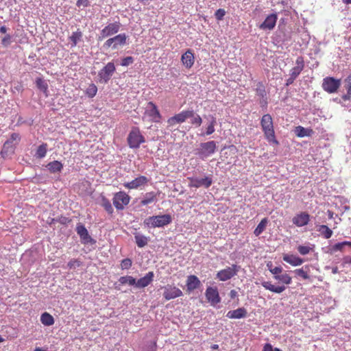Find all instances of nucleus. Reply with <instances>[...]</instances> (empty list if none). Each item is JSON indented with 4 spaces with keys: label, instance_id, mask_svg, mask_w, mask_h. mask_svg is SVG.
Segmentation results:
<instances>
[{
    "label": "nucleus",
    "instance_id": "f257e3e1",
    "mask_svg": "<svg viewBox=\"0 0 351 351\" xmlns=\"http://www.w3.org/2000/svg\"><path fill=\"white\" fill-rule=\"evenodd\" d=\"M261 126L265 139L271 144L278 145L279 142L276 137L273 119L269 114L263 115Z\"/></svg>",
    "mask_w": 351,
    "mask_h": 351
},
{
    "label": "nucleus",
    "instance_id": "f03ea898",
    "mask_svg": "<svg viewBox=\"0 0 351 351\" xmlns=\"http://www.w3.org/2000/svg\"><path fill=\"white\" fill-rule=\"evenodd\" d=\"M172 221L170 215L165 214L146 218L143 223L149 228H160L169 224Z\"/></svg>",
    "mask_w": 351,
    "mask_h": 351
},
{
    "label": "nucleus",
    "instance_id": "7ed1b4c3",
    "mask_svg": "<svg viewBox=\"0 0 351 351\" xmlns=\"http://www.w3.org/2000/svg\"><path fill=\"white\" fill-rule=\"evenodd\" d=\"M217 151V143L210 141L205 143H201L199 147L195 149V154L202 160H205L214 154Z\"/></svg>",
    "mask_w": 351,
    "mask_h": 351
},
{
    "label": "nucleus",
    "instance_id": "20e7f679",
    "mask_svg": "<svg viewBox=\"0 0 351 351\" xmlns=\"http://www.w3.org/2000/svg\"><path fill=\"white\" fill-rule=\"evenodd\" d=\"M129 147L132 149H138L145 142V138L138 127H132L127 138Z\"/></svg>",
    "mask_w": 351,
    "mask_h": 351
},
{
    "label": "nucleus",
    "instance_id": "39448f33",
    "mask_svg": "<svg viewBox=\"0 0 351 351\" xmlns=\"http://www.w3.org/2000/svg\"><path fill=\"white\" fill-rule=\"evenodd\" d=\"M128 36L125 34H119L106 40L104 47L106 49H117L126 44Z\"/></svg>",
    "mask_w": 351,
    "mask_h": 351
},
{
    "label": "nucleus",
    "instance_id": "423d86ee",
    "mask_svg": "<svg viewBox=\"0 0 351 351\" xmlns=\"http://www.w3.org/2000/svg\"><path fill=\"white\" fill-rule=\"evenodd\" d=\"M240 267L233 264L219 271L216 278L220 281H226L235 276L239 271Z\"/></svg>",
    "mask_w": 351,
    "mask_h": 351
},
{
    "label": "nucleus",
    "instance_id": "0eeeda50",
    "mask_svg": "<svg viewBox=\"0 0 351 351\" xmlns=\"http://www.w3.org/2000/svg\"><path fill=\"white\" fill-rule=\"evenodd\" d=\"M193 110H183L181 112L175 114L167 120L168 126H173L178 123H184L187 119L194 117Z\"/></svg>",
    "mask_w": 351,
    "mask_h": 351
},
{
    "label": "nucleus",
    "instance_id": "6e6552de",
    "mask_svg": "<svg viewBox=\"0 0 351 351\" xmlns=\"http://www.w3.org/2000/svg\"><path fill=\"white\" fill-rule=\"evenodd\" d=\"M130 201V197L124 191H119L114 195L112 202L117 210H123Z\"/></svg>",
    "mask_w": 351,
    "mask_h": 351
},
{
    "label": "nucleus",
    "instance_id": "1a4fd4ad",
    "mask_svg": "<svg viewBox=\"0 0 351 351\" xmlns=\"http://www.w3.org/2000/svg\"><path fill=\"white\" fill-rule=\"evenodd\" d=\"M340 86V79H335L333 77H326L323 80L322 88L328 93H336Z\"/></svg>",
    "mask_w": 351,
    "mask_h": 351
},
{
    "label": "nucleus",
    "instance_id": "9d476101",
    "mask_svg": "<svg viewBox=\"0 0 351 351\" xmlns=\"http://www.w3.org/2000/svg\"><path fill=\"white\" fill-rule=\"evenodd\" d=\"M121 27V24L119 21L108 24L101 29L99 40H101L116 34L119 32Z\"/></svg>",
    "mask_w": 351,
    "mask_h": 351
},
{
    "label": "nucleus",
    "instance_id": "9b49d317",
    "mask_svg": "<svg viewBox=\"0 0 351 351\" xmlns=\"http://www.w3.org/2000/svg\"><path fill=\"white\" fill-rule=\"evenodd\" d=\"M116 69L113 62H108L98 73L99 82L107 83L114 73Z\"/></svg>",
    "mask_w": 351,
    "mask_h": 351
},
{
    "label": "nucleus",
    "instance_id": "f8f14e48",
    "mask_svg": "<svg viewBox=\"0 0 351 351\" xmlns=\"http://www.w3.org/2000/svg\"><path fill=\"white\" fill-rule=\"evenodd\" d=\"M162 289H164L163 297L166 300L175 299L183 295L182 291L179 288L171 285H167Z\"/></svg>",
    "mask_w": 351,
    "mask_h": 351
},
{
    "label": "nucleus",
    "instance_id": "ddd939ff",
    "mask_svg": "<svg viewBox=\"0 0 351 351\" xmlns=\"http://www.w3.org/2000/svg\"><path fill=\"white\" fill-rule=\"evenodd\" d=\"M75 230L83 244L95 243V241L90 236L87 229L83 224L77 223Z\"/></svg>",
    "mask_w": 351,
    "mask_h": 351
},
{
    "label": "nucleus",
    "instance_id": "4468645a",
    "mask_svg": "<svg viewBox=\"0 0 351 351\" xmlns=\"http://www.w3.org/2000/svg\"><path fill=\"white\" fill-rule=\"evenodd\" d=\"M205 296L208 302L212 306H215L221 302V298L217 287H207L205 292Z\"/></svg>",
    "mask_w": 351,
    "mask_h": 351
},
{
    "label": "nucleus",
    "instance_id": "2eb2a0df",
    "mask_svg": "<svg viewBox=\"0 0 351 351\" xmlns=\"http://www.w3.org/2000/svg\"><path fill=\"white\" fill-rule=\"evenodd\" d=\"M145 113L150 117L152 122H160L161 118L160 113L157 106L152 101L148 102Z\"/></svg>",
    "mask_w": 351,
    "mask_h": 351
},
{
    "label": "nucleus",
    "instance_id": "dca6fc26",
    "mask_svg": "<svg viewBox=\"0 0 351 351\" xmlns=\"http://www.w3.org/2000/svg\"><path fill=\"white\" fill-rule=\"evenodd\" d=\"M188 179L190 180L189 184L190 187L199 188L204 186L208 188L213 183V180L209 176H206L203 178H189Z\"/></svg>",
    "mask_w": 351,
    "mask_h": 351
},
{
    "label": "nucleus",
    "instance_id": "f3484780",
    "mask_svg": "<svg viewBox=\"0 0 351 351\" xmlns=\"http://www.w3.org/2000/svg\"><path fill=\"white\" fill-rule=\"evenodd\" d=\"M311 216L306 212H300L296 214L292 219V222L298 227L306 226L310 221Z\"/></svg>",
    "mask_w": 351,
    "mask_h": 351
},
{
    "label": "nucleus",
    "instance_id": "a211bd4d",
    "mask_svg": "<svg viewBox=\"0 0 351 351\" xmlns=\"http://www.w3.org/2000/svg\"><path fill=\"white\" fill-rule=\"evenodd\" d=\"M149 179L144 176H140L129 182H125L123 186L128 189H136L147 184Z\"/></svg>",
    "mask_w": 351,
    "mask_h": 351
},
{
    "label": "nucleus",
    "instance_id": "6ab92c4d",
    "mask_svg": "<svg viewBox=\"0 0 351 351\" xmlns=\"http://www.w3.org/2000/svg\"><path fill=\"white\" fill-rule=\"evenodd\" d=\"M181 62L186 69H191L195 62V56L191 49H187L181 56Z\"/></svg>",
    "mask_w": 351,
    "mask_h": 351
},
{
    "label": "nucleus",
    "instance_id": "aec40b11",
    "mask_svg": "<svg viewBox=\"0 0 351 351\" xmlns=\"http://www.w3.org/2000/svg\"><path fill=\"white\" fill-rule=\"evenodd\" d=\"M276 21L277 15L276 14H271L267 16L259 27L263 30H271L274 28Z\"/></svg>",
    "mask_w": 351,
    "mask_h": 351
},
{
    "label": "nucleus",
    "instance_id": "412c9836",
    "mask_svg": "<svg viewBox=\"0 0 351 351\" xmlns=\"http://www.w3.org/2000/svg\"><path fill=\"white\" fill-rule=\"evenodd\" d=\"M296 66L290 70L289 75L297 78L304 68V60L302 56H299L295 60Z\"/></svg>",
    "mask_w": 351,
    "mask_h": 351
},
{
    "label": "nucleus",
    "instance_id": "4be33fe9",
    "mask_svg": "<svg viewBox=\"0 0 351 351\" xmlns=\"http://www.w3.org/2000/svg\"><path fill=\"white\" fill-rule=\"evenodd\" d=\"M154 277L153 271H149L146 275L136 281L134 285L137 288H145L147 287L152 281Z\"/></svg>",
    "mask_w": 351,
    "mask_h": 351
},
{
    "label": "nucleus",
    "instance_id": "5701e85b",
    "mask_svg": "<svg viewBox=\"0 0 351 351\" xmlns=\"http://www.w3.org/2000/svg\"><path fill=\"white\" fill-rule=\"evenodd\" d=\"M247 313V311L245 308H239L237 309L228 311L226 314V317L230 319H241L245 317Z\"/></svg>",
    "mask_w": 351,
    "mask_h": 351
},
{
    "label": "nucleus",
    "instance_id": "b1692460",
    "mask_svg": "<svg viewBox=\"0 0 351 351\" xmlns=\"http://www.w3.org/2000/svg\"><path fill=\"white\" fill-rule=\"evenodd\" d=\"M200 284V280L196 276L190 275L188 276L186 280V287L188 291H191L197 289Z\"/></svg>",
    "mask_w": 351,
    "mask_h": 351
},
{
    "label": "nucleus",
    "instance_id": "393cba45",
    "mask_svg": "<svg viewBox=\"0 0 351 351\" xmlns=\"http://www.w3.org/2000/svg\"><path fill=\"white\" fill-rule=\"evenodd\" d=\"M261 285L266 289L276 293H281L283 292L286 287L284 285L275 286L269 281H264L261 282Z\"/></svg>",
    "mask_w": 351,
    "mask_h": 351
},
{
    "label": "nucleus",
    "instance_id": "a878e982",
    "mask_svg": "<svg viewBox=\"0 0 351 351\" xmlns=\"http://www.w3.org/2000/svg\"><path fill=\"white\" fill-rule=\"evenodd\" d=\"M283 261L293 266H299L304 263L302 258L293 254H285L283 256Z\"/></svg>",
    "mask_w": 351,
    "mask_h": 351
},
{
    "label": "nucleus",
    "instance_id": "bb28decb",
    "mask_svg": "<svg viewBox=\"0 0 351 351\" xmlns=\"http://www.w3.org/2000/svg\"><path fill=\"white\" fill-rule=\"evenodd\" d=\"M136 243L138 247H143L148 243V238L138 232L134 233Z\"/></svg>",
    "mask_w": 351,
    "mask_h": 351
},
{
    "label": "nucleus",
    "instance_id": "cd10ccee",
    "mask_svg": "<svg viewBox=\"0 0 351 351\" xmlns=\"http://www.w3.org/2000/svg\"><path fill=\"white\" fill-rule=\"evenodd\" d=\"M40 322L44 326H50L54 324L55 320L51 314L45 312L40 315Z\"/></svg>",
    "mask_w": 351,
    "mask_h": 351
},
{
    "label": "nucleus",
    "instance_id": "c85d7f7f",
    "mask_svg": "<svg viewBox=\"0 0 351 351\" xmlns=\"http://www.w3.org/2000/svg\"><path fill=\"white\" fill-rule=\"evenodd\" d=\"M47 167L51 173H56L61 171L63 165L60 161L54 160L48 163Z\"/></svg>",
    "mask_w": 351,
    "mask_h": 351
},
{
    "label": "nucleus",
    "instance_id": "c756f323",
    "mask_svg": "<svg viewBox=\"0 0 351 351\" xmlns=\"http://www.w3.org/2000/svg\"><path fill=\"white\" fill-rule=\"evenodd\" d=\"M156 199V194L154 192L147 193L143 199L141 201V204L143 206H145L153 203Z\"/></svg>",
    "mask_w": 351,
    "mask_h": 351
},
{
    "label": "nucleus",
    "instance_id": "7c9ffc66",
    "mask_svg": "<svg viewBox=\"0 0 351 351\" xmlns=\"http://www.w3.org/2000/svg\"><path fill=\"white\" fill-rule=\"evenodd\" d=\"M294 272L297 276L301 277L304 280H307V279L310 278V276L308 275V272H309V266L308 265H305L304 267H303L300 269H297L294 271Z\"/></svg>",
    "mask_w": 351,
    "mask_h": 351
},
{
    "label": "nucleus",
    "instance_id": "2f4dec72",
    "mask_svg": "<svg viewBox=\"0 0 351 351\" xmlns=\"http://www.w3.org/2000/svg\"><path fill=\"white\" fill-rule=\"evenodd\" d=\"M267 223L268 220L267 218L263 219L255 228L254 234L256 237L259 236L265 230Z\"/></svg>",
    "mask_w": 351,
    "mask_h": 351
},
{
    "label": "nucleus",
    "instance_id": "473e14b6",
    "mask_svg": "<svg viewBox=\"0 0 351 351\" xmlns=\"http://www.w3.org/2000/svg\"><path fill=\"white\" fill-rule=\"evenodd\" d=\"M82 33L80 29L73 32L72 35L69 37L70 40L72 42L71 46L75 47L77 43L81 40Z\"/></svg>",
    "mask_w": 351,
    "mask_h": 351
},
{
    "label": "nucleus",
    "instance_id": "72a5a7b5",
    "mask_svg": "<svg viewBox=\"0 0 351 351\" xmlns=\"http://www.w3.org/2000/svg\"><path fill=\"white\" fill-rule=\"evenodd\" d=\"M274 278L286 285H290L292 282L291 277L287 273L279 276H274Z\"/></svg>",
    "mask_w": 351,
    "mask_h": 351
},
{
    "label": "nucleus",
    "instance_id": "f704fd0d",
    "mask_svg": "<svg viewBox=\"0 0 351 351\" xmlns=\"http://www.w3.org/2000/svg\"><path fill=\"white\" fill-rule=\"evenodd\" d=\"M101 204L108 214L112 215L113 213L114 210L112 204L106 197H102Z\"/></svg>",
    "mask_w": 351,
    "mask_h": 351
},
{
    "label": "nucleus",
    "instance_id": "c9c22d12",
    "mask_svg": "<svg viewBox=\"0 0 351 351\" xmlns=\"http://www.w3.org/2000/svg\"><path fill=\"white\" fill-rule=\"evenodd\" d=\"M36 86L38 87V88H39L43 93L47 94V93L48 91V85L43 78H41V77L36 78Z\"/></svg>",
    "mask_w": 351,
    "mask_h": 351
},
{
    "label": "nucleus",
    "instance_id": "e433bc0d",
    "mask_svg": "<svg viewBox=\"0 0 351 351\" xmlns=\"http://www.w3.org/2000/svg\"><path fill=\"white\" fill-rule=\"evenodd\" d=\"M119 282L121 285L128 284L130 286H133L136 284V279L131 276H125L120 277Z\"/></svg>",
    "mask_w": 351,
    "mask_h": 351
},
{
    "label": "nucleus",
    "instance_id": "4c0bfd02",
    "mask_svg": "<svg viewBox=\"0 0 351 351\" xmlns=\"http://www.w3.org/2000/svg\"><path fill=\"white\" fill-rule=\"evenodd\" d=\"M47 150V145L43 143L40 145L36 150V156L38 158H43L45 156Z\"/></svg>",
    "mask_w": 351,
    "mask_h": 351
},
{
    "label": "nucleus",
    "instance_id": "58836bf2",
    "mask_svg": "<svg viewBox=\"0 0 351 351\" xmlns=\"http://www.w3.org/2000/svg\"><path fill=\"white\" fill-rule=\"evenodd\" d=\"M319 231L322 232V235L326 239H329L332 235V231L326 225L320 226Z\"/></svg>",
    "mask_w": 351,
    "mask_h": 351
},
{
    "label": "nucleus",
    "instance_id": "ea45409f",
    "mask_svg": "<svg viewBox=\"0 0 351 351\" xmlns=\"http://www.w3.org/2000/svg\"><path fill=\"white\" fill-rule=\"evenodd\" d=\"M97 92V88L94 84H90L86 90V95L92 98L95 97Z\"/></svg>",
    "mask_w": 351,
    "mask_h": 351
},
{
    "label": "nucleus",
    "instance_id": "a19ab883",
    "mask_svg": "<svg viewBox=\"0 0 351 351\" xmlns=\"http://www.w3.org/2000/svg\"><path fill=\"white\" fill-rule=\"evenodd\" d=\"M256 95H258L262 99L266 97V91L265 88L262 82H258L257 84V87L256 88Z\"/></svg>",
    "mask_w": 351,
    "mask_h": 351
},
{
    "label": "nucleus",
    "instance_id": "79ce46f5",
    "mask_svg": "<svg viewBox=\"0 0 351 351\" xmlns=\"http://www.w3.org/2000/svg\"><path fill=\"white\" fill-rule=\"evenodd\" d=\"M216 118L213 116L211 117V121L210 122V124L206 128V135H210L215 132V125L216 124Z\"/></svg>",
    "mask_w": 351,
    "mask_h": 351
},
{
    "label": "nucleus",
    "instance_id": "37998d69",
    "mask_svg": "<svg viewBox=\"0 0 351 351\" xmlns=\"http://www.w3.org/2000/svg\"><path fill=\"white\" fill-rule=\"evenodd\" d=\"M191 123L192 125H195L196 127H199L202 123V119L199 114H194V117H191Z\"/></svg>",
    "mask_w": 351,
    "mask_h": 351
},
{
    "label": "nucleus",
    "instance_id": "c03bdc74",
    "mask_svg": "<svg viewBox=\"0 0 351 351\" xmlns=\"http://www.w3.org/2000/svg\"><path fill=\"white\" fill-rule=\"evenodd\" d=\"M308 131V129H306L302 126H298L295 128V134L298 137H304L306 135V132Z\"/></svg>",
    "mask_w": 351,
    "mask_h": 351
},
{
    "label": "nucleus",
    "instance_id": "a18cd8bd",
    "mask_svg": "<svg viewBox=\"0 0 351 351\" xmlns=\"http://www.w3.org/2000/svg\"><path fill=\"white\" fill-rule=\"evenodd\" d=\"M81 265V262L78 259H71L67 264L69 269H75Z\"/></svg>",
    "mask_w": 351,
    "mask_h": 351
},
{
    "label": "nucleus",
    "instance_id": "49530a36",
    "mask_svg": "<svg viewBox=\"0 0 351 351\" xmlns=\"http://www.w3.org/2000/svg\"><path fill=\"white\" fill-rule=\"evenodd\" d=\"M311 250V248L309 246L306 245H299L298 247V251L302 255L308 254Z\"/></svg>",
    "mask_w": 351,
    "mask_h": 351
},
{
    "label": "nucleus",
    "instance_id": "de8ad7c7",
    "mask_svg": "<svg viewBox=\"0 0 351 351\" xmlns=\"http://www.w3.org/2000/svg\"><path fill=\"white\" fill-rule=\"evenodd\" d=\"M132 264V260L130 258H125L121 263L122 269H128L131 267Z\"/></svg>",
    "mask_w": 351,
    "mask_h": 351
},
{
    "label": "nucleus",
    "instance_id": "09e8293b",
    "mask_svg": "<svg viewBox=\"0 0 351 351\" xmlns=\"http://www.w3.org/2000/svg\"><path fill=\"white\" fill-rule=\"evenodd\" d=\"M54 221H58L62 224H67L69 223H70L71 221V219H69L68 217H63V216H61L59 218L55 219H51V222L50 223H52Z\"/></svg>",
    "mask_w": 351,
    "mask_h": 351
},
{
    "label": "nucleus",
    "instance_id": "8fccbe9b",
    "mask_svg": "<svg viewBox=\"0 0 351 351\" xmlns=\"http://www.w3.org/2000/svg\"><path fill=\"white\" fill-rule=\"evenodd\" d=\"M20 141V136L19 134L13 133L10 136V140L5 142V145L6 144L12 143L14 142L18 143Z\"/></svg>",
    "mask_w": 351,
    "mask_h": 351
},
{
    "label": "nucleus",
    "instance_id": "3c124183",
    "mask_svg": "<svg viewBox=\"0 0 351 351\" xmlns=\"http://www.w3.org/2000/svg\"><path fill=\"white\" fill-rule=\"evenodd\" d=\"M225 14H226V11L221 8L218 9L215 13V18L218 21L222 20L223 18L224 17Z\"/></svg>",
    "mask_w": 351,
    "mask_h": 351
},
{
    "label": "nucleus",
    "instance_id": "603ef678",
    "mask_svg": "<svg viewBox=\"0 0 351 351\" xmlns=\"http://www.w3.org/2000/svg\"><path fill=\"white\" fill-rule=\"evenodd\" d=\"M133 62L134 58L132 56H128L122 59L121 64V66H126L133 63Z\"/></svg>",
    "mask_w": 351,
    "mask_h": 351
},
{
    "label": "nucleus",
    "instance_id": "864d4df0",
    "mask_svg": "<svg viewBox=\"0 0 351 351\" xmlns=\"http://www.w3.org/2000/svg\"><path fill=\"white\" fill-rule=\"evenodd\" d=\"M282 267H275L273 268H269V271L274 274V276H279L280 273L282 271Z\"/></svg>",
    "mask_w": 351,
    "mask_h": 351
},
{
    "label": "nucleus",
    "instance_id": "5fc2aeb1",
    "mask_svg": "<svg viewBox=\"0 0 351 351\" xmlns=\"http://www.w3.org/2000/svg\"><path fill=\"white\" fill-rule=\"evenodd\" d=\"M76 5L79 8L80 7H88L90 5L89 0H77L76 2Z\"/></svg>",
    "mask_w": 351,
    "mask_h": 351
},
{
    "label": "nucleus",
    "instance_id": "6e6d98bb",
    "mask_svg": "<svg viewBox=\"0 0 351 351\" xmlns=\"http://www.w3.org/2000/svg\"><path fill=\"white\" fill-rule=\"evenodd\" d=\"M346 88L348 91V93L351 94V76L350 75L348 76L346 79Z\"/></svg>",
    "mask_w": 351,
    "mask_h": 351
},
{
    "label": "nucleus",
    "instance_id": "4d7b16f0",
    "mask_svg": "<svg viewBox=\"0 0 351 351\" xmlns=\"http://www.w3.org/2000/svg\"><path fill=\"white\" fill-rule=\"evenodd\" d=\"M10 40H11V36L9 34H7L2 38L1 43L3 45L6 46L10 43Z\"/></svg>",
    "mask_w": 351,
    "mask_h": 351
},
{
    "label": "nucleus",
    "instance_id": "13d9d810",
    "mask_svg": "<svg viewBox=\"0 0 351 351\" xmlns=\"http://www.w3.org/2000/svg\"><path fill=\"white\" fill-rule=\"evenodd\" d=\"M346 244H344V241L343 242H341V243H336L334 246H333V250H339V251H341L343 246H345Z\"/></svg>",
    "mask_w": 351,
    "mask_h": 351
},
{
    "label": "nucleus",
    "instance_id": "bf43d9fd",
    "mask_svg": "<svg viewBox=\"0 0 351 351\" xmlns=\"http://www.w3.org/2000/svg\"><path fill=\"white\" fill-rule=\"evenodd\" d=\"M347 264L351 265V256H344L343 258L342 265L345 266Z\"/></svg>",
    "mask_w": 351,
    "mask_h": 351
},
{
    "label": "nucleus",
    "instance_id": "052dcab7",
    "mask_svg": "<svg viewBox=\"0 0 351 351\" xmlns=\"http://www.w3.org/2000/svg\"><path fill=\"white\" fill-rule=\"evenodd\" d=\"M263 351H273V348L271 344L266 343L263 347Z\"/></svg>",
    "mask_w": 351,
    "mask_h": 351
},
{
    "label": "nucleus",
    "instance_id": "680f3d73",
    "mask_svg": "<svg viewBox=\"0 0 351 351\" xmlns=\"http://www.w3.org/2000/svg\"><path fill=\"white\" fill-rule=\"evenodd\" d=\"M295 79L296 78L290 75L289 77L287 80L286 85L289 86L292 84Z\"/></svg>",
    "mask_w": 351,
    "mask_h": 351
},
{
    "label": "nucleus",
    "instance_id": "e2e57ef3",
    "mask_svg": "<svg viewBox=\"0 0 351 351\" xmlns=\"http://www.w3.org/2000/svg\"><path fill=\"white\" fill-rule=\"evenodd\" d=\"M237 295V292L235 290H231L230 292V296L231 298H234Z\"/></svg>",
    "mask_w": 351,
    "mask_h": 351
},
{
    "label": "nucleus",
    "instance_id": "0e129e2a",
    "mask_svg": "<svg viewBox=\"0 0 351 351\" xmlns=\"http://www.w3.org/2000/svg\"><path fill=\"white\" fill-rule=\"evenodd\" d=\"M350 95H351V94H349V93H347V94H346V95L342 96V99L344 101L350 100Z\"/></svg>",
    "mask_w": 351,
    "mask_h": 351
},
{
    "label": "nucleus",
    "instance_id": "69168bd1",
    "mask_svg": "<svg viewBox=\"0 0 351 351\" xmlns=\"http://www.w3.org/2000/svg\"><path fill=\"white\" fill-rule=\"evenodd\" d=\"M7 32V27L5 26H1L0 27V32L2 34H5Z\"/></svg>",
    "mask_w": 351,
    "mask_h": 351
},
{
    "label": "nucleus",
    "instance_id": "338daca9",
    "mask_svg": "<svg viewBox=\"0 0 351 351\" xmlns=\"http://www.w3.org/2000/svg\"><path fill=\"white\" fill-rule=\"evenodd\" d=\"M313 133V131L312 129H308V131L306 132V135L305 136H310Z\"/></svg>",
    "mask_w": 351,
    "mask_h": 351
},
{
    "label": "nucleus",
    "instance_id": "774afa93",
    "mask_svg": "<svg viewBox=\"0 0 351 351\" xmlns=\"http://www.w3.org/2000/svg\"><path fill=\"white\" fill-rule=\"evenodd\" d=\"M332 274H338L339 273V270H338V268L337 267H333L332 269Z\"/></svg>",
    "mask_w": 351,
    "mask_h": 351
}]
</instances>
